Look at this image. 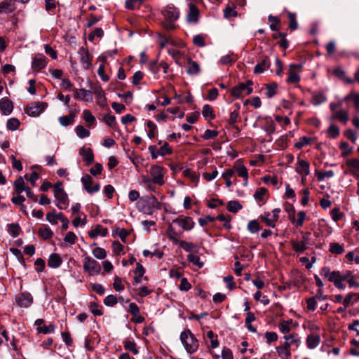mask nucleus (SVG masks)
Returning <instances> with one entry per match:
<instances>
[{
    "mask_svg": "<svg viewBox=\"0 0 359 359\" xmlns=\"http://www.w3.org/2000/svg\"><path fill=\"white\" fill-rule=\"evenodd\" d=\"M177 244H179L187 252H191L196 247L194 243L185 241H180Z\"/></svg>",
    "mask_w": 359,
    "mask_h": 359,
    "instance_id": "nucleus-53",
    "label": "nucleus"
},
{
    "mask_svg": "<svg viewBox=\"0 0 359 359\" xmlns=\"http://www.w3.org/2000/svg\"><path fill=\"white\" fill-rule=\"evenodd\" d=\"M83 269L88 272L90 276L98 274L101 271V266L98 262L90 256H87L83 259Z\"/></svg>",
    "mask_w": 359,
    "mask_h": 359,
    "instance_id": "nucleus-7",
    "label": "nucleus"
},
{
    "mask_svg": "<svg viewBox=\"0 0 359 359\" xmlns=\"http://www.w3.org/2000/svg\"><path fill=\"white\" fill-rule=\"evenodd\" d=\"M187 73L189 75H196L200 72V67L197 62L192 60L191 58L188 59Z\"/></svg>",
    "mask_w": 359,
    "mask_h": 359,
    "instance_id": "nucleus-27",
    "label": "nucleus"
},
{
    "mask_svg": "<svg viewBox=\"0 0 359 359\" xmlns=\"http://www.w3.org/2000/svg\"><path fill=\"white\" fill-rule=\"evenodd\" d=\"M77 240V236L72 231H69L67 233L64 238V241L65 243H69L70 245H74Z\"/></svg>",
    "mask_w": 359,
    "mask_h": 359,
    "instance_id": "nucleus-58",
    "label": "nucleus"
},
{
    "mask_svg": "<svg viewBox=\"0 0 359 359\" xmlns=\"http://www.w3.org/2000/svg\"><path fill=\"white\" fill-rule=\"evenodd\" d=\"M73 90L74 92L75 98L85 102L93 101V94L91 91L83 88L74 89Z\"/></svg>",
    "mask_w": 359,
    "mask_h": 359,
    "instance_id": "nucleus-18",
    "label": "nucleus"
},
{
    "mask_svg": "<svg viewBox=\"0 0 359 359\" xmlns=\"http://www.w3.org/2000/svg\"><path fill=\"white\" fill-rule=\"evenodd\" d=\"M168 238L173 243L177 244L180 240L181 234L177 233L172 224H170L167 229Z\"/></svg>",
    "mask_w": 359,
    "mask_h": 359,
    "instance_id": "nucleus-29",
    "label": "nucleus"
},
{
    "mask_svg": "<svg viewBox=\"0 0 359 359\" xmlns=\"http://www.w3.org/2000/svg\"><path fill=\"white\" fill-rule=\"evenodd\" d=\"M62 262L60 256L58 254L53 253L49 257L48 265L50 268L56 269L60 266Z\"/></svg>",
    "mask_w": 359,
    "mask_h": 359,
    "instance_id": "nucleus-28",
    "label": "nucleus"
},
{
    "mask_svg": "<svg viewBox=\"0 0 359 359\" xmlns=\"http://www.w3.org/2000/svg\"><path fill=\"white\" fill-rule=\"evenodd\" d=\"M180 340L188 353H194L198 350L199 342L190 330L181 332Z\"/></svg>",
    "mask_w": 359,
    "mask_h": 359,
    "instance_id": "nucleus-1",
    "label": "nucleus"
},
{
    "mask_svg": "<svg viewBox=\"0 0 359 359\" xmlns=\"http://www.w3.org/2000/svg\"><path fill=\"white\" fill-rule=\"evenodd\" d=\"M143 0H126V8L127 9L133 10L136 6L142 4Z\"/></svg>",
    "mask_w": 359,
    "mask_h": 359,
    "instance_id": "nucleus-61",
    "label": "nucleus"
},
{
    "mask_svg": "<svg viewBox=\"0 0 359 359\" xmlns=\"http://www.w3.org/2000/svg\"><path fill=\"white\" fill-rule=\"evenodd\" d=\"M292 323V320H285L281 322L278 325L279 330L281 333H283L284 335H289L290 332V325Z\"/></svg>",
    "mask_w": 359,
    "mask_h": 359,
    "instance_id": "nucleus-38",
    "label": "nucleus"
},
{
    "mask_svg": "<svg viewBox=\"0 0 359 359\" xmlns=\"http://www.w3.org/2000/svg\"><path fill=\"white\" fill-rule=\"evenodd\" d=\"M76 133L79 138H85L90 135V131L83 126H77L75 128Z\"/></svg>",
    "mask_w": 359,
    "mask_h": 359,
    "instance_id": "nucleus-45",
    "label": "nucleus"
},
{
    "mask_svg": "<svg viewBox=\"0 0 359 359\" xmlns=\"http://www.w3.org/2000/svg\"><path fill=\"white\" fill-rule=\"evenodd\" d=\"M276 351L280 355H284L286 358L291 355L290 349L286 348L284 345L276 347Z\"/></svg>",
    "mask_w": 359,
    "mask_h": 359,
    "instance_id": "nucleus-62",
    "label": "nucleus"
},
{
    "mask_svg": "<svg viewBox=\"0 0 359 359\" xmlns=\"http://www.w3.org/2000/svg\"><path fill=\"white\" fill-rule=\"evenodd\" d=\"M79 154L82 156L83 161L87 165L91 164L94 160L93 150L90 148L83 147L79 151Z\"/></svg>",
    "mask_w": 359,
    "mask_h": 359,
    "instance_id": "nucleus-22",
    "label": "nucleus"
},
{
    "mask_svg": "<svg viewBox=\"0 0 359 359\" xmlns=\"http://www.w3.org/2000/svg\"><path fill=\"white\" fill-rule=\"evenodd\" d=\"M202 114L206 120L211 121L215 117L212 108L209 104H205L203 107Z\"/></svg>",
    "mask_w": 359,
    "mask_h": 359,
    "instance_id": "nucleus-34",
    "label": "nucleus"
},
{
    "mask_svg": "<svg viewBox=\"0 0 359 359\" xmlns=\"http://www.w3.org/2000/svg\"><path fill=\"white\" fill-rule=\"evenodd\" d=\"M320 337L317 334H310L306 338V345L309 348L313 349L317 347L320 343Z\"/></svg>",
    "mask_w": 359,
    "mask_h": 359,
    "instance_id": "nucleus-31",
    "label": "nucleus"
},
{
    "mask_svg": "<svg viewBox=\"0 0 359 359\" xmlns=\"http://www.w3.org/2000/svg\"><path fill=\"white\" fill-rule=\"evenodd\" d=\"M104 35V31L102 28H96L88 35V40L93 41L95 38H102Z\"/></svg>",
    "mask_w": 359,
    "mask_h": 359,
    "instance_id": "nucleus-51",
    "label": "nucleus"
},
{
    "mask_svg": "<svg viewBox=\"0 0 359 359\" xmlns=\"http://www.w3.org/2000/svg\"><path fill=\"white\" fill-rule=\"evenodd\" d=\"M248 229L252 233H255L260 229L258 222L255 219L251 220L248 224Z\"/></svg>",
    "mask_w": 359,
    "mask_h": 359,
    "instance_id": "nucleus-56",
    "label": "nucleus"
},
{
    "mask_svg": "<svg viewBox=\"0 0 359 359\" xmlns=\"http://www.w3.org/2000/svg\"><path fill=\"white\" fill-rule=\"evenodd\" d=\"M252 82L248 81L246 83H241L231 90V95L234 98H240L244 95H248L252 92Z\"/></svg>",
    "mask_w": 359,
    "mask_h": 359,
    "instance_id": "nucleus-5",
    "label": "nucleus"
},
{
    "mask_svg": "<svg viewBox=\"0 0 359 359\" xmlns=\"http://www.w3.org/2000/svg\"><path fill=\"white\" fill-rule=\"evenodd\" d=\"M39 236L43 240L50 239L53 236V231L48 227L41 228L39 230Z\"/></svg>",
    "mask_w": 359,
    "mask_h": 359,
    "instance_id": "nucleus-44",
    "label": "nucleus"
},
{
    "mask_svg": "<svg viewBox=\"0 0 359 359\" xmlns=\"http://www.w3.org/2000/svg\"><path fill=\"white\" fill-rule=\"evenodd\" d=\"M294 212V208L291 206L292 214H290L289 219L291 222L297 226H302L306 218V212L304 211H299L297 215V219H295Z\"/></svg>",
    "mask_w": 359,
    "mask_h": 359,
    "instance_id": "nucleus-17",
    "label": "nucleus"
},
{
    "mask_svg": "<svg viewBox=\"0 0 359 359\" xmlns=\"http://www.w3.org/2000/svg\"><path fill=\"white\" fill-rule=\"evenodd\" d=\"M107 233V229L100 225H97L94 229L88 232V235L91 238H95L98 236H106Z\"/></svg>",
    "mask_w": 359,
    "mask_h": 359,
    "instance_id": "nucleus-30",
    "label": "nucleus"
},
{
    "mask_svg": "<svg viewBox=\"0 0 359 359\" xmlns=\"http://www.w3.org/2000/svg\"><path fill=\"white\" fill-rule=\"evenodd\" d=\"M199 10L193 3L189 4V12L187 15V20L189 22H196L198 21Z\"/></svg>",
    "mask_w": 359,
    "mask_h": 359,
    "instance_id": "nucleus-20",
    "label": "nucleus"
},
{
    "mask_svg": "<svg viewBox=\"0 0 359 359\" xmlns=\"http://www.w3.org/2000/svg\"><path fill=\"white\" fill-rule=\"evenodd\" d=\"M163 15L166 22L163 23V26L166 29H172L174 28L173 22L177 20L179 18V11L174 6H168L163 11Z\"/></svg>",
    "mask_w": 359,
    "mask_h": 359,
    "instance_id": "nucleus-3",
    "label": "nucleus"
},
{
    "mask_svg": "<svg viewBox=\"0 0 359 359\" xmlns=\"http://www.w3.org/2000/svg\"><path fill=\"white\" fill-rule=\"evenodd\" d=\"M83 119L86 123H88L90 125L94 123V122L95 121V118L89 110H87V109L84 110L83 111Z\"/></svg>",
    "mask_w": 359,
    "mask_h": 359,
    "instance_id": "nucleus-60",
    "label": "nucleus"
},
{
    "mask_svg": "<svg viewBox=\"0 0 359 359\" xmlns=\"http://www.w3.org/2000/svg\"><path fill=\"white\" fill-rule=\"evenodd\" d=\"M276 126L271 118H266L264 130L268 133L271 134L275 131Z\"/></svg>",
    "mask_w": 359,
    "mask_h": 359,
    "instance_id": "nucleus-49",
    "label": "nucleus"
},
{
    "mask_svg": "<svg viewBox=\"0 0 359 359\" xmlns=\"http://www.w3.org/2000/svg\"><path fill=\"white\" fill-rule=\"evenodd\" d=\"M47 65V59L43 54H36L32 59V69L34 72H39L44 69Z\"/></svg>",
    "mask_w": 359,
    "mask_h": 359,
    "instance_id": "nucleus-15",
    "label": "nucleus"
},
{
    "mask_svg": "<svg viewBox=\"0 0 359 359\" xmlns=\"http://www.w3.org/2000/svg\"><path fill=\"white\" fill-rule=\"evenodd\" d=\"M226 208L229 212L236 213L242 208V205L238 201H231L228 202Z\"/></svg>",
    "mask_w": 359,
    "mask_h": 359,
    "instance_id": "nucleus-41",
    "label": "nucleus"
},
{
    "mask_svg": "<svg viewBox=\"0 0 359 359\" xmlns=\"http://www.w3.org/2000/svg\"><path fill=\"white\" fill-rule=\"evenodd\" d=\"M13 11V5L8 1H4L0 4V14L11 13Z\"/></svg>",
    "mask_w": 359,
    "mask_h": 359,
    "instance_id": "nucleus-35",
    "label": "nucleus"
},
{
    "mask_svg": "<svg viewBox=\"0 0 359 359\" xmlns=\"http://www.w3.org/2000/svg\"><path fill=\"white\" fill-rule=\"evenodd\" d=\"M16 302L20 307L27 308L33 302L32 296L29 293H22L15 298Z\"/></svg>",
    "mask_w": 359,
    "mask_h": 359,
    "instance_id": "nucleus-16",
    "label": "nucleus"
},
{
    "mask_svg": "<svg viewBox=\"0 0 359 359\" xmlns=\"http://www.w3.org/2000/svg\"><path fill=\"white\" fill-rule=\"evenodd\" d=\"M270 67V60L268 57H264L262 61L257 63L254 69L255 74H262Z\"/></svg>",
    "mask_w": 359,
    "mask_h": 359,
    "instance_id": "nucleus-26",
    "label": "nucleus"
},
{
    "mask_svg": "<svg viewBox=\"0 0 359 359\" xmlns=\"http://www.w3.org/2000/svg\"><path fill=\"white\" fill-rule=\"evenodd\" d=\"M14 187L15 191L18 194L25 191L27 189L25 186V182L22 177H19L14 182Z\"/></svg>",
    "mask_w": 359,
    "mask_h": 359,
    "instance_id": "nucleus-42",
    "label": "nucleus"
},
{
    "mask_svg": "<svg viewBox=\"0 0 359 359\" xmlns=\"http://www.w3.org/2000/svg\"><path fill=\"white\" fill-rule=\"evenodd\" d=\"M53 191L57 207L60 210L66 209L69 205V199L61 182H57L54 184Z\"/></svg>",
    "mask_w": 359,
    "mask_h": 359,
    "instance_id": "nucleus-2",
    "label": "nucleus"
},
{
    "mask_svg": "<svg viewBox=\"0 0 359 359\" xmlns=\"http://www.w3.org/2000/svg\"><path fill=\"white\" fill-rule=\"evenodd\" d=\"M334 173L332 170L325 172L317 171L316 175L318 181H323L325 177L330 178L334 176Z\"/></svg>",
    "mask_w": 359,
    "mask_h": 359,
    "instance_id": "nucleus-52",
    "label": "nucleus"
},
{
    "mask_svg": "<svg viewBox=\"0 0 359 359\" xmlns=\"http://www.w3.org/2000/svg\"><path fill=\"white\" fill-rule=\"evenodd\" d=\"M310 232H305L302 233V240H292L290 241V243L292 248V250L298 253H303L305 250L309 249L310 245Z\"/></svg>",
    "mask_w": 359,
    "mask_h": 359,
    "instance_id": "nucleus-4",
    "label": "nucleus"
},
{
    "mask_svg": "<svg viewBox=\"0 0 359 359\" xmlns=\"http://www.w3.org/2000/svg\"><path fill=\"white\" fill-rule=\"evenodd\" d=\"M332 119H338L340 122L346 124L348 121V112L344 110H340L332 114Z\"/></svg>",
    "mask_w": 359,
    "mask_h": 359,
    "instance_id": "nucleus-32",
    "label": "nucleus"
},
{
    "mask_svg": "<svg viewBox=\"0 0 359 359\" xmlns=\"http://www.w3.org/2000/svg\"><path fill=\"white\" fill-rule=\"evenodd\" d=\"M47 104L44 102H35L27 105L25 109V113L32 117L39 116L46 108Z\"/></svg>",
    "mask_w": 359,
    "mask_h": 359,
    "instance_id": "nucleus-9",
    "label": "nucleus"
},
{
    "mask_svg": "<svg viewBox=\"0 0 359 359\" xmlns=\"http://www.w3.org/2000/svg\"><path fill=\"white\" fill-rule=\"evenodd\" d=\"M20 126V121L18 118H9L6 123V127L8 130L14 131L16 130Z\"/></svg>",
    "mask_w": 359,
    "mask_h": 359,
    "instance_id": "nucleus-46",
    "label": "nucleus"
},
{
    "mask_svg": "<svg viewBox=\"0 0 359 359\" xmlns=\"http://www.w3.org/2000/svg\"><path fill=\"white\" fill-rule=\"evenodd\" d=\"M296 172L302 176H307L309 172V164L304 160H299L297 164Z\"/></svg>",
    "mask_w": 359,
    "mask_h": 359,
    "instance_id": "nucleus-25",
    "label": "nucleus"
},
{
    "mask_svg": "<svg viewBox=\"0 0 359 359\" xmlns=\"http://www.w3.org/2000/svg\"><path fill=\"white\" fill-rule=\"evenodd\" d=\"M326 95L323 92H314L312 95V103L314 105H319L326 101Z\"/></svg>",
    "mask_w": 359,
    "mask_h": 359,
    "instance_id": "nucleus-33",
    "label": "nucleus"
},
{
    "mask_svg": "<svg viewBox=\"0 0 359 359\" xmlns=\"http://www.w3.org/2000/svg\"><path fill=\"white\" fill-rule=\"evenodd\" d=\"M144 272H145V271H144V269L142 266V265L140 264V263H137L136 268L134 271V273L135 274V281L136 283L141 282V278L143 276Z\"/></svg>",
    "mask_w": 359,
    "mask_h": 359,
    "instance_id": "nucleus-40",
    "label": "nucleus"
},
{
    "mask_svg": "<svg viewBox=\"0 0 359 359\" xmlns=\"http://www.w3.org/2000/svg\"><path fill=\"white\" fill-rule=\"evenodd\" d=\"M235 172L237 175L245 180V184L248 182V172L247 168L239 161H236L233 165Z\"/></svg>",
    "mask_w": 359,
    "mask_h": 359,
    "instance_id": "nucleus-23",
    "label": "nucleus"
},
{
    "mask_svg": "<svg viewBox=\"0 0 359 359\" xmlns=\"http://www.w3.org/2000/svg\"><path fill=\"white\" fill-rule=\"evenodd\" d=\"M144 203L142 212L146 215H151L156 210L161 209V203L154 196H147Z\"/></svg>",
    "mask_w": 359,
    "mask_h": 359,
    "instance_id": "nucleus-6",
    "label": "nucleus"
},
{
    "mask_svg": "<svg viewBox=\"0 0 359 359\" xmlns=\"http://www.w3.org/2000/svg\"><path fill=\"white\" fill-rule=\"evenodd\" d=\"M81 181L84 189L90 194L97 192L100 189V184L98 183L93 184V178L88 175L83 176Z\"/></svg>",
    "mask_w": 359,
    "mask_h": 359,
    "instance_id": "nucleus-14",
    "label": "nucleus"
},
{
    "mask_svg": "<svg viewBox=\"0 0 359 359\" xmlns=\"http://www.w3.org/2000/svg\"><path fill=\"white\" fill-rule=\"evenodd\" d=\"M283 339H285L283 345L290 350L293 345H295L296 348H297L300 344V338L297 334L292 333L289 335H284Z\"/></svg>",
    "mask_w": 359,
    "mask_h": 359,
    "instance_id": "nucleus-19",
    "label": "nucleus"
},
{
    "mask_svg": "<svg viewBox=\"0 0 359 359\" xmlns=\"http://www.w3.org/2000/svg\"><path fill=\"white\" fill-rule=\"evenodd\" d=\"M115 233L121 238L123 243H126V237L128 236V233L125 229L116 228L115 229Z\"/></svg>",
    "mask_w": 359,
    "mask_h": 359,
    "instance_id": "nucleus-63",
    "label": "nucleus"
},
{
    "mask_svg": "<svg viewBox=\"0 0 359 359\" xmlns=\"http://www.w3.org/2000/svg\"><path fill=\"white\" fill-rule=\"evenodd\" d=\"M172 224H177L184 231H190L194 227V222L190 217H185L180 215L178 217L174 219L172 222Z\"/></svg>",
    "mask_w": 359,
    "mask_h": 359,
    "instance_id": "nucleus-13",
    "label": "nucleus"
},
{
    "mask_svg": "<svg viewBox=\"0 0 359 359\" xmlns=\"http://www.w3.org/2000/svg\"><path fill=\"white\" fill-rule=\"evenodd\" d=\"M329 250L332 254L341 255L344 252V245L338 243H330Z\"/></svg>",
    "mask_w": 359,
    "mask_h": 359,
    "instance_id": "nucleus-36",
    "label": "nucleus"
},
{
    "mask_svg": "<svg viewBox=\"0 0 359 359\" xmlns=\"http://www.w3.org/2000/svg\"><path fill=\"white\" fill-rule=\"evenodd\" d=\"M79 53L80 55L81 62L83 68L86 69H88L91 65L92 60L88 51L84 48H81L79 49Z\"/></svg>",
    "mask_w": 359,
    "mask_h": 359,
    "instance_id": "nucleus-21",
    "label": "nucleus"
},
{
    "mask_svg": "<svg viewBox=\"0 0 359 359\" xmlns=\"http://www.w3.org/2000/svg\"><path fill=\"white\" fill-rule=\"evenodd\" d=\"M124 347H125L126 349L131 351L135 355L138 353V350H137V348L136 347V344L133 341L126 340L124 342Z\"/></svg>",
    "mask_w": 359,
    "mask_h": 359,
    "instance_id": "nucleus-55",
    "label": "nucleus"
},
{
    "mask_svg": "<svg viewBox=\"0 0 359 359\" xmlns=\"http://www.w3.org/2000/svg\"><path fill=\"white\" fill-rule=\"evenodd\" d=\"M149 174L152 178V182L158 185L162 186L164 184V169L163 167L154 165H151L149 170Z\"/></svg>",
    "mask_w": 359,
    "mask_h": 359,
    "instance_id": "nucleus-8",
    "label": "nucleus"
},
{
    "mask_svg": "<svg viewBox=\"0 0 359 359\" xmlns=\"http://www.w3.org/2000/svg\"><path fill=\"white\" fill-rule=\"evenodd\" d=\"M74 117L75 114H69V115L67 116H60L59 118V122L62 126L66 127L74 123Z\"/></svg>",
    "mask_w": 359,
    "mask_h": 359,
    "instance_id": "nucleus-37",
    "label": "nucleus"
},
{
    "mask_svg": "<svg viewBox=\"0 0 359 359\" xmlns=\"http://www.w3.org/2000/svg\"><path fill=\"white\" fill-rule=\"evenodd\" d=\"M347 169L344 171L345 175L351 174L355 178L359 180V159L350 158L346 160Z\"/></svg>",
    "mask_w": 359,
    "mask_h": 359,
    "instance_id": "nucleus-12",
    "label": "nucleus"
},
{
    "mask_svg": "<svg viewBox=\"0 0 359 359\" xmlns=\"http://www.w3.org/2000/svg\"><path fill=\"white\" fill-rule=\"evenodd\" d=\"M235 60L233 59L232 55L227 54L222 56L219 60V64L222 65H231Z\"/></svg>",
    "mask_w": 359,
    "mask_h": 359,
    "instance_id": "nucleus-64",
    "label": "nucleus"
},
{
    "mask_svg": "<svg viewBox=\"0 0 359 359\" xmlns=\"http://www.w3.org/2000/svg\"><path fill=\"white\" fill-rule=\"evenodd\" d=\"M187 259L200 269L204 265L203 262H201L200 257L196 255L189 254L187 256Z\"/></svg>",
    "mask_w": 359,
    "mask_h": 359,
    "instance_id": "nucleus-47",
    "label": "nucleus"
},
{
    "mask_svg": "<svg viewBox=\"0 0 359 359\" xmlns=\"http://www.w3.org/2000/svg\"><path fill=\"white\" fill-rule=\"evenodd\" d=\"M311 139L310 137L304 136L299 138V140L294 144V147L297 149H302L306 145L311 143Z\"/></svg>",
    "mask_w": 359,
    "mask_h": 359,
    "instance_id": "nucleus-54",
    "label": "nucleus"
},
{
    "mask_svg": "<svg viewBox=\"0 0 359 359\" xmlns=\"http://www.w3.org/2000/svg\"><path fill=\"white\" fill-rule=\"evenodd\" d=\"M280 212V209L276 208L272 210V214H271L269 212H264V214L261 216V219L266 223L267 226L274 228L276 226V222L278 220Z\"/></svg>",
    "mask_w": 359,
    "mask_h": 359,
    "instance_id": "nucleus-10",
    "label": "nucleus"
},
{
    "mask_svg": "<svg viewBox=\"0 0 359 359\" xmlns=\"http://www.w3.org/2000/svg\"><path fill=\"white\" fill-rule=\"evenodd\" d=\"M113 252L116 255H121L124 253V246L118 241H114L111 245Z\"/></svg>",
    "mask_w": 359,
    "mask_h": 359,
    "instance_id": "nucleus-48",
    "label": "nucleus"
},
{
    "mask_svg": "<svg viewBox=\"0 0 359 359\" xmlns=\"http://www.w3.org/2000/svg\"><path fill=\"white\" fill-rule=\"evenodd\" d=\"M0 109L4 114L9 115L13 109V102L8 99L3 98L0 100Z\"/></svg>",
    "mask_w": 359,
    "mask_h": 359,
    "instance_id": "nucleus-24",
    "label": "nucleus"
},
{
    "mask_svg": "<svg viewBox=\"0 0 359 359\" xmlns=\"http://www.w3.org/2000/svg\"><path fill=\"white\" fill-rule=\"evenodd\" d=\"M302 65L291 64L289 65L288 77L286 81L288 83H297L300 81L299 72Z\"/></svg>",
    "mask_w": 359,
    "mask_h": 359,
    "instance_id": "nucleus-11",
    "label": "nucleus"
},
{
    "mask_svg": "<svg viewBox=\"0 0 359 359\" xmlns=\"http://www.w3.org/2000/svg\"><path fill=\"white\" fill-rule=\"evenodd\" d=\"M8 227V233L13 237H17L20 234V227L18 224H10Z\"/></svg>",
    "mask_w": 359,
    "mask_h": 359,
    "instance_id": "nucleus-50",
    "label": "nucleus"
},
{
    "mask_svg": "<svg viewBox=\"0 0 359 359\" xmlns=\"http://www.w3.org/2000/svg\"><path fill=\"white\" fill-rule=\"evenodd\" d=\"M182 175L184 177L190 179L193 182H195L196 184L198 182L199 179L197 174L189 168L184 169L182 171Z\"/></svg>",
    "mask_w": 359,
    "mask_h": 359,
    "instance_id": "nucleus-39",
    "label": "nucleus"
},
{
    "mask_svg": "<svg viewBox=\"0 0 359 359\" xmlns=\"http://www.w3.org/2000/svg\"><path fill=\"white\" fill-rule=\"evenodd\" d=\"M93 256L98 259H104L107 257L106 250L100 247H96L92 251Z\"/></svg>",
    "mask_w": 359,
    "mask_h": 359,
    "instance_id": "nucleus-43",
    "label": "nucleus"
},
{
    "mask_svg": "<svg viewBox=\"0 0 359 359\" xmlns=\"http://www.w3.org/2000/svg\"><path fill=\"white\" fill-rule=\"evenodd\" d=\"M117 302L118 301L116 297L112 294L107 295L104 299V304L107 306L110 307L114 306L115 304H116Z\"/></svg>",
    "mask_w": 359,
    "mask_h": 359,
    "instance_id": "nucleus-59",
    "label": "nucleus"
},
{
    "mask_svg": "<svg viewBox=\"0 0 359 359\" xmlns=\"http://www.w3.org/2000/svg\"><path fill=\"white\" fill-rule=\"evenodd\" d=\"M103 120L105 123L111 128L114 127L116 123V117L110 114H105L103 117Z\"/></svg>",
    "mask_w": 359,
    "mask_h": 359,
    "instance_id": "nucleus-57",
    "label": "nucleus"
}]
</instances>
